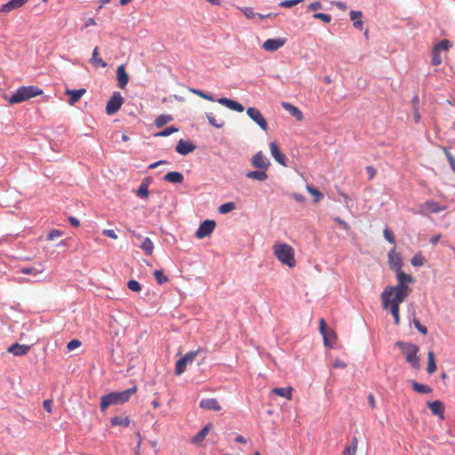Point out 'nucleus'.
I'll use <instances>...</instances> for the list:
<instances>
[{"label": "nucleus", "mask_w": 455, "mask_h": 455, "mask_svg": "<svg viewBox=\"0 0 455 455\" xmlns=\"http://www.w3.org/2000/svg\"><path fill=\"white\" fill-rule=\"evenodd\" d=\"M246 177L249 179L264 181L267 179V174L266 171L259 170V171H251L246 173Z\"/></svg>", "instance_id": "27"}, {"label": "nucleus", "mask_w": 455, "mask_h": 455, "mask_svg": "<svg viewBox=\"0 0 455 455\" xmlns=\"http://www.w3.org/2000/svg\"><path fill=\"white\" fill-rule=\"evenodd\" d=\"M303 0H283L282 1L279 5L283 8H291L299 3H301Z\"/></svg>", "instance_id": "52"}, {"label": "nucleus", "mask_w": 455, "mask_h": 455, "mask_svg": "<svg viewBox=\"0 0 455 455\" xmlns=\"http://www.w3.org/2000/svg\"><path fill=\"white\" fill-rule=\"evenodd\" d=\"M243 12L245 15V17L248 19H252V18H255L256 16H258V13L254 12V11L251 7H245L243 10Z\"/></svg>", "instance_id": "54"}, {"label": "nucleus", "mask_w": 455, "mask_h": 455, "mask_svg": "<svg viewBox=\"0 0 455 455\" xmlns=\"http://www.w3.org/2000/svg\"><path fill=\"white\" fill-rule=\"evenodd\" d=\"M216 227V223L214 220H206L202 222L196 232V236L198 239H203L206 236H209L214 230Z\"/></svg>", "instance_id": "8"}, {"label": "nucleus", "mask_w": 455, "mask_h": 455, "mask_svg": "<svg viewBox=\"0 0 455 455\" xmlns=\"http://www.w3.org/2000/svg\"><path fill=\"white\" fill-rule=\"evenodd\" d=\"M86 92L85 89H78V90H67V94H68L69 100L68 103L70 105L76 104L79 100L82 98V96Z\"/></svg>", "instance_id": "24"}, {"label": "nucleus", "mask_w": 455, "mask_h": 455, "mask_svg": "<svg viewBox=\"0 0 455 455\" xmlns=\"http://www.w3.org/2000/svg\"><path fill=\"white\" fill-rule=\"evenodd\" d=\"M383 235H384L385 239L387 241H388L390 243H392V244L395 243V239L394 234L390 229L385 228L383 230Z\"/></svg>", "instance_id": "53"}, {"label": "nucleus", "mask_w": 455, "mask_h": 455, "mask_svg": "<svg viewBox=\"0 0 455 455\" xmlns=\"http://www.w3.org/2000/svg\"><path fill=\"white\" fill-rule=\"evenodd\" d=\"M116 77H117L118 86L121 89H124L129 82V76L126 73L124 65H120L117 67Z\"/></svg>", "instance_id": "20"}, {"label": "nucleus", "mask_w": 455, "mask_h": 455, "mask_svg": "<svg viewBox=\"0 0 455 455\" xmlns=\"http://www.w3.org/2000/svg\"><path fill=\"white\" fill-rule=\"evenodd\" d=\"M154 276L158 284H164L168 281L167 276L164 274L162 270H155Z\"/></svg>", "instance_id": "44"}, {"label": "nucleus", "mask_w": 455, "mask_h": 455, "mask_svg": "<svg viewBox=\"0 0 455 455\" xmlns=\"http://www.w3.org/2000/svg\"><path fill=\"white\" fill-rule=\"evenodd\" d=\"M349 16L353 21H355L359 20V19L362 18L363 13L360 11H351Z\"/></svg>", "instance_id": "57"}, {"label": "nucleus", "mask_w": 455, "mask_h": 455, "mask_svg": "<svg viewBox=\"0 0 455 455\" xmlns=\"http://www.w3.org/2000/svg\"><path fill=\"white\" fill-rule=\"evenodd\" d=\"M191 92L193 93H195L196 95H198L199 97L204 99V100H207L209 101H214V98L212 97V95L209 94V93H206L203 91H200L198 89H192Z\"/></svg>", "instance_id": "48"}, {"label": "nucleus", "mask_w": 455, "mask_h": 455, "mask_svg": "<svg viewBox=\"0 0 455 455\" xmlns=\"http://www.w3.org/2000/svg\"><path fill=\"white\" fill-rule=\"evenodd\" d=\"M43 268L40 267V268H36V267H22L20 268V273L24 274V275H36L38 274H41L43 272Z\"/></svg>", "instance_id": "43"}, {"label": "nucleus", "mask_w": 455, "mask_h": 455, "mask_svg": "<svg viewBox=\"0 0 455 455\" xmlns=\"http://www.w3.org/2000/svg\"><path fill=\"white\" fill-rule=\"evenodd\" d=\"M127 287L132 291H136V292H139L141 291V285L140 283L136 281V280H130L128 281L127 283Z\"/></svg>", "instance_id": "50"}, {"label": "nucleus", "mask_w": 455, "mask_h": 455, "mask_svg": "<svg viewBox=\"0 0 455 455\" xmlns=\"http://www.w3.org/2000/svg\"><path fill=\"white\" fill-rule=\"evenodd\" d=\"M172 120H173V117L171 115H160L156 118L155 125L156 127L160 128Z\"/></svg>", "instance_id": "32"}, {"label": "nucleus", "mask_w": 455, "mask_h": 455, "mask_svg": "<svg viewBox=\"0 0 455 455\" xmlns=\"http://www.w3.org/2000/svg\"><path fill=\"white\" fill-rule=\"evenodd\" d=\"M333 220L339 224L346 231L349 230L350 226L339 217L333 218Z\"/></svg>", "instance_id": "58"}, {"label": "nucleus", "mask_w": 455, "mask_h": 455, "mask_svg": "<svg viewBox=\"0 0 455 455\" xmlns=\"http://www.w3.org/2000/svg\"><path fill=\"white\" fill-rule=\"evenodd\" d=\"M199 350L189 351L180 359H179L175 365V374L181 375L188 364H191L198 355Z\"/></svg>", "instance_id": "5"}, {"label": "nucleus", "mask_w": 455, "mask_h": 455, "mask_svg": "<svg viewBox=\"0 0 455 455\" xmlns=\"http://www.w3.org/2000/svg\"><path fill=\"white\" fill-rule=\"evenodd\" d=\"M327 335L329 338V345L327 347H331L333 342L335 341L336 334L332 330H329L327 331Z\"/></svg>", "instance_id": "60"}, {"label": "nucleus", "mask_w": 455, "mask_h": 455, "mask_svg": "<svg viewBox=\"0 0 455 455\" xmlns=\"http://www.w3.org/2000/svg\"><path fill=\"white\" fill-rule=\"evenodd\" d=\"M292 197L295 201L299 203H304L305 202V196L299 193H293Z\"/></svg>", "instance_id": "64"}, {"label": "nucleus", "mask_w": 455, "mask_h": 455, "mask_svg": "<svg viewBox=\"0 0 455 455\" xmlns=\"http://www.w3.org/2000/svg\"><path fill=\"white\" fill-rule=\"evenodd\" d=\"M436 363L435 361V354L432 350H429L427 353V371L429 374H433L436 371Z\"/></svg>", "instance_id": "30"}, {"label": "nucleus", "mask_w": 455, "mask_h": 455, "mask_svg": "<svg viewBox=\"0 0 455 455\" xmlns=\"http://www.w3.org/2000/svg\"><path fill=\"white\" fill-rule=\"evenodd\" d=\"M206 117H207V119H208L209 123H210L212 126H214V127H216V128H221V127H223V125H224V122H223V121L218 122V121L215 119V117L212 116V113H206Z\"/></svg>", "instance_id": "46"}, {"label": "nucleus", "mask_w": 455, "mask_h": 455, "mask_svg": "<svg viewBox=\"0 0 455 455\" xmlns=\"http://www.w3.org/2000/svg\"><path fill=\"white\" fill-rule=\"evenodd\" d=\"M52 401L50 399L44 400L43 403L44 409L48 412H52Z\"/></svg>", "instance_id": "63"}, {"label": "nucleus", "mask_w": 455, "mask_h": 455, "mask_svg": "<svg viewBox=\"0 0 455 455\" xmlns=\"http://www.w3.org/2000/svg\"><path fill=\"white\" fill-rule=\"evenodd\" d=\"M273 252L283 265H286L289 267H295L294 249L290 244L285 243H275L273 246Z\"/></svg>", "instance_id": "2"}, {"label": "nucleus", "mask_w": 455, "mask_h": 455, "mask_svg": "<svg viewBox=\"0 0 455 455\" xmlns=\"http://www.w3.org/2000/svg\"><path fill=\"white\" fill-rule=\"evenodd\" d=\"M102 234L105 236L110 237L112 239H117V235L116 234V232L113 229H104L102 231Z\"/></svg>", "instance_id": "59"}, {"label": "nucleus", "mask_w": 455, "mask_h": 455, "mask_svg": "<svg viewBox=\"0 0 455 455\" xmlns=\"http://www.w3.org/2000/svg\"><path fill=\"white\" fill-rule=\"evenodd\" d=\"M148 185L145 182H142L137 191V196L140 198H148Z\"/></svg>", "instance_id": "41"}, {"label": "nucleus", "mask_w": 455, "mask_h": 455, "mask_svg": "<svg viewBox=\"0 0 455 455\" xmlns=\"http://www.w3.org/2000/svg\"><path fill=\"white\" fill-rule=\"evenodd\" d=\"M200 407L209 411H219L221 407L215 398L202 399L199 403Z\"/></svg>", "instance_id": "19"}, {"label": "nucleus", "mask_w": 455, "mask_h": 455, "mask_svg": "<svg viewBox=\"0 0 455 455\" xmlns=\"http://www.w3.org/2000/svg\"><path fill=\"white\" fill-rule=\"evenodd\" d=\"M196 149V145L189 140H180L175 147V150L181 156H187Z\"/></svg>", "instance_id": "12"}, {"label": "nucleus", "mask_w": 455, "mask_h": 455, "mask_svg": "<svg viewBox=\"0 0 455 455\" xmlns=\"http://www.w3.org/2000/svg\"><path fill=\"white\" fill-rule=\"evenodd\" d=\"M210 425L204 426L196 435L191 438V442L195 444L201 443L205 436L209 434Z\"/></svg>", "instance_id": "26"}, {"label": "nucleus", "mask_w": 455, "mask_h": 455, "mask_svg": "<svg viewBox=\"0 0 455 455\" xmlns=\"http://www.w3.org/2000/svg\"><path fill=\"white\" fill-rule=\"evenodd\" d=\"M319 331L323 338L324 345L328 346L329 345V338L327 335L326 323H325L324 319H323V318L320 320V323H319Z\"/></svg>", "instance_id": "38"}, {"label": "nucleus", "mask_w": 455, "mask_h": 455, "mask_svg": "<svg viewBox=\"0 0 455 455\" xmlns=\"http://www.w3.org/2000/svg\"><path fill=\"white\" fill-rule=\"evenodd\" d=\"M412 323L415 326V328L423 335H427L428 331L427 328L425 325H422L419 319L413 318Z\"/></svg>", "instance_id": "47"}, {"label": "nucleus", "mask_w": 455, "mask_h": 455, "mask_svg": "<svg viewBox=\"0 0 455 455\" xmlns=\"http://www.w3.org/2000/svg\"><path fill=\"white\" fill-rule=\"evenodd\" d=\"M357 444L358 439L357 437L354 436L352 438L351 443L345 446L342 455H355L357 451Z\"/></svg>", "instance_id": "28"}, {"label": "nucleus", "mask_w": 455, "mask_h": 455, "mask_svg": "<svg viewBox=\"0 0 455 455\" xmlns=\"http://www.w3.org/2000/svg\"><path fill=\"white\" fill-rule=\"evenodd\" d=\"M427 406L430 409L432 414L437 416L442 420L444 419V405L443 402L439 400L428 402Z\"/></svg>", "instance_id": "14"}, {"label": "nucleus", "mask_w": 455, "mask_h": 455, "mask_svg": "<svg viewBox=\"0 0 455 455\" xmlns=\"http://www.w3.org/2000/svg\"><path fill=\"white\" fill-rule=\"evenodd\" d=\"M132 235H134L138 240H141L140 248L144 251L147 255H151L154 251V243L148 237H143L141 235H137L132 232Z\"/></svg>", "instance_id": "16"}, {"label": "nucleus", "mask_w": 455, "mask_h": 455, "mask_svg": "<svg viewBox=\"0 0 455 455\" xmlns=\"http://www.w3.org/2000/svg\"><path fill=\"white\" fill-rule=\"evenodd\" d=\"M179 131V129L175 126H169L167 128H165L164 130H163L162 132H159L155 134V136L156 137H167V136H170L171 134L174 133V132H177Z\"/></svg>", "instance_id": "42"}, {"label": "nucleus", "mask_w": 455, "mask_h": 455, "mask_svg": "<svg viewBox=\"0 0 455 455\" xmlns=\"http://www.w3.org/2000/svg\"><path fill=\"white\" fill-rule=\"evenodd\" d=\"M285 43V38H269L263 43L262 48L267 52H273L283 46Z\"/></svg>", "instance_id": "10"}, {"label": "nucleus", "mask_w": 455, "mask_h": 455, "mask_svg": "<svg viewBox=\"0 0 455 455\" xmlns=\"http://www.w3.org/2000/svg\"><path fill=\"white\" fill-rule=\"evenodd\" d=\"M111 425L128 427L130 425V419L128 417L115 416L111 419Z\"/></svg>", "instance_id": "31"}, {"label": "nucleus", "mask_w": 455, "mask_h": 455, "mask_svg": "<svg viewBox=\"0 0 455 455\" xmlns=\"http://www.w3.org/2000/svg\"><path fill=\"white\" fill-rule=\"evenodd\" d=\"M164 180L170 183L180 184L183 182L184 176L180 172H170L164 175Z\"/></svg>", "instance_id": "23"}, {"label": "nucleus", "mask_w": 455, "mask_h": 455, "mask_svg": "<svg viewBox=\"0 0 455 455\" xmlns=\"http://www.w3.org/2000/svg\"><path fill=\"white\" fill-rule=\"evenodd\" d=\"M365 169H366L367 173L369 174V179L372 180L376 175L375 168L373 166L369 165V166H366Z\"/></svg>", "instance_id": "62"}, {"label": "nucleus", "mask_w": 455, "mask_h": 455, "mask_svg": "<svg viewBox=\"0 0 455 455\" xmlns=\"http://www.w3.org/2000/svg\"><path fill=\"white\" fill-rule=\"evenodd\" d=\"M396 346L405 355L406 362L409 363L412 368L419 370L420 367L419 358L418 356L419 347L413 343H405L403 341H397Z\"/></svg>", "instance_id": "4"}, {"label": "nucleus", "mask_w": 455, "mask_h": 455, "mask_svg": "<svg viewBox=\"0 0 455 455\" xmlns=\"http://www.w3.org/2000/svg\"><path fill=\"white\" fill-rule=\"evenodd\" d=\"M124 99L119 92H115L106 105V113L114 115L122 107Z\"/></svg>", "instance_id": "6"}, {"label": "nucleus", "mask_w": 455, "mask_h": 455, "mask_svg": "<svg viewBox=\"0 0 455 455\" xmlns=\"http://www.w3.org/2000/svg\"><path fill=\"white\" fill-rule=\"evenodd\" d=\"M291 387H276L273 390V392L282 397H285L287 399H291Z\"/></svg>", "instance_id": "33"}, {"label": "nucleus", "mask_w": 455, "mask_h": 455, "mask_svg": "<svg viewBox=\"0 0 455 455\" xmlns=\"http://www.w3.org/2000/svg\"><path fill=\"white\" fill-rule=\"evenodd\" d=\"M452 46V44L448 39H443L436 45H435L434 50L436 52L440 51H447Z\"/></svg>", "instance_id": "37"}, {"label": "nucleus", "mask_w": 455, "mask_h": 455, "mask_svg": "<svg viewBox=\"0 0 455 455\" xmlns=\"http://www.w3.org/2000/svg\"><path fill=\"white\" fill-rule=\"evenodd\" d=\"M390 309V313L394 317V322L395 325H398L400 323V316H399V307L397 306H390L388 307Z\"/></svg>", "instance_id": "45"}, {"label": "nucleus", "mask_w": 455, "mask_h": 455, "mask_svg": "<svg viewBox=\"0 0 455 455\" xmlns=\"http://www.w3.org/2000/svg\"><path fill=\"white\" fill-rule=\"evenodd\" d=\"M270 152L274 159L283 166H287L286 156L280 151L279 147L275 142H271L269 145Z\"/></svg>", "instance_id": "15"}, {"label": "nucleus", "mask_w": 455, "mask_h": 455, "mask_svg": "<svg viewBox=\"0 0 455 455\" xmlns=\"http://www.w3.org/2000/svg\"><path fill=\"white\" fill-rule=\"evenodd\" d=\"M406 298L404 294L401 292H394L393 295H386L384 296V291L381 294L382 305L385 309H388L390 306H397L404 301Z\"/></svg>", "instance_id": "7"}, {"label": "nucleus", "mask_w": 455, "mask_h": 455, "mask_svg": "<svg viewBox=\"0 0 455 455\" xmlns=\"http://www.w3.org/2000/svg\"><path fill=\"white\" fill-rule=\"evenodd\" d=\"M314 19L321 20L325 23H330L331 21V16L330 14L323 13V12H315L313 15Z\"/></svg>", "instance_id": "49"}, {"label": "nucleus", "mask_w": 455, "mask_h": 455, "mask_svg": "<svg viewBox=\"0 0 455 455\" xmlns=\"http://www.w3.org/2000/svg\"><path fill=\"white\" fill-rule=\"evenodd\" d=\"M307 190L314 196V203H318L323 198V194L310 185H307Z\"/></svg>", "instance_id": "34"}, {"label": "nucleus", "mask_w": 455, "mask_h": 455, "mask_svg": "<svg viewBox=\"0 0 455 455\" xmlns=\"http://www.w3.org/2000/svg\"><path fill=\"white\" fill-rule=\"evenodd\" d=\"M235 208V204L233 202L225 203L219 207V212L221 214H226L230 212Z\"/></svg>", "instance_id": "39"}, {"label": "nucleus", "mask_w": 455, "mask_h": 455, "mask_svg": "<svg viewBox=\"0 0 455 455\" xmlns=\"http://www.w3.org/2000/svg\"><path fill=\"white\" fill-rule=\"evenodd\" d=\"M409 382L411 385L412 389L419 394H430L433 392L432 387L428 385L419 383L414 379H411Z\"/></svg>", "instance_id": "22"}, {"label": "nucleus", "mask_w": 455, "mask_h": 455, "mask_svg": "<svg viewBox=\"0 0 455 455\" xmlns=\"http://www.w3.org/2000/svg\"><path fill=\"white\" fill-rule=\"evenodd\" d=\"M90 62L95 67L105 68L107 66V63L100 57H99V48L98 47H95L93 49Z\"/></svg>", "instance_id": "29"}, {"label": "nucleus", "mask_w": 455, "mask_h": 455, "mask_svg": "<svg viewBox=\"0 0 455 455\" xmlns=\"http://www.w3.org/2000/svg\"><path fill=\"white\" fill-rule=\"evenodd\" d=\"M427 208L434 213H438L445 209L444 206H440L436 202L430 200L426 202Z\"/></svg>", "instance_id": "35"}, {"label": "nucleus", "mask_w": 455, "mask_h": 455, "mask_svg": "<svg viewBox=\"0 0 455 455\" xmlns=\"http://www.w3.org/2000/svg\"><path fill=\"white\" fill-rule=\"evenodd\" d=\"M20 6H19V4H17L14 0H10L9 2H7L6 4H3L1 7H0V12H12V10H15V9H18L20 8Z\"/></svg>", "instance_id": "36"}, {"label": "nucleus", "mask_w": 455, "mask_h": 455, "mask_svg": "<svg viewBox=\"0 0 455 455\" xmlns=\"http://www.w3.org/2000/svg\"><path fill=\"white\" fill-rule=\"evenodd\" d=\"M217 101L228 108L231 110L236 111V112H243L244 110V108L242 104L239 102L228 99V98H220L217 100Z\"/></svg>", "instance_id": "17"}, {"label": "nucleus", "mask_w": 455, "mask_h": 455, "mask_svg": "<svg viewBox=\"0 0 455 455\" xmlns=\"http://www.w3.org/2000/svg\"><path fill=\"white\" fill-rule=\"evenodd\" d=\"M61 235V231L58 229H53L48 234L47 238L48 240H54L55 238L60 237Z\"/></svg>", "instance_id": "56"}, {"label": "nucleus", "mask_w": 455, "mask_h": 455, "mask_svg": "<svg viewBox=\"0 0 455 455\" xmlns=\"http://www.w3.org/2000/svg\"><path fill=\"white\" fill-rule=\"evenodd\" d=\"M251 164L255 168L267 171L270 165V163L268 159L264 156V154L259 151L252 156Z\"/></svg>", "instance_id": "11"}, {"label": "nucleus", "mask_w": 455, "mask_h": 455, "mask_svg": "<svg viewBox=\"0 0 455 455\" xmlns=\"http://www.w3.org/2000/svg\"><path fill=\"white\" fill-rule=\"evenodd\" d=\"M282 107L289 112V114L295 117L296 120L298 121H301L304 117L303 116V113L301 112V110H299L297 107H295L294 105L289 103V102H283L282 103Z\"/></svg>", "instance_id": "21"}, {"label": "nucleus", "mask_w": 455, "mask_h": 455, "mask_svg": "<svg viewBox=\"0 0 455 455\" xmlns=\"http://www.w3.org/2000/svg\"><path fill=\"white\" fill-rule=\"evenodd\" d=\"M442 63V58L440 56V52H436L433 49L432 51V59H431V64L433 66H438Z\"/></svg>", "instance_id": "51"}, {"label": "nucleus", "mask_w": 455, "mask_h": 455, "mask_svg": "<svg viewBox=\"0 0 455 455\" xmlns=\"http://www.w3.org/2000/svg\"><path fill=\"white\" fill-rule=\"evenodd\" d=\"M41 93H43V91L37 86H22L20 87L9 99H5L10 104L13 105L26 101L33 97L40 95Z\"/></svg>", "instance_id": "3"}, {"label": "nucleus", "mask_w": 455, "mask_h": 455, "mask_svg": "<svg viewBox=\"0 0 455 455\" xmlns=\"http://www.w3.org/2000/svg\"><path fill=\"white\" fill-rule=\"evenodd\" d=\"M396 271V278L399 283H413V278L411 275L405 274L401 270V264L398 262Z\"/></svg>", "instance_id": "25"}, {"label": "nucleus", "mask_w": 455, "mask_h": 455, "mask_svg": "<svg viewBox=\"0 0 455 455\" xmlns=\"http://www.w3.org/2000/svg\"><path fill=\"white\" fill-rule=\"evenodd\" d=\"M425 262L426 259L420 253L415 254L411 259V263L414 267H421L425 264Z\"/></svg>", "instance_id": "40"}, {"label": "nucleus", "mask_w": 455, "mask_h": 455, "mask_svg": "<svg viewBox=\"0 0 455 455\" xmlns=\"http://www.w3.org/2000/svg\"><path fill=\"white\" fill-rule=\"evenodd\" d=\"M307 9L309 11H316V10H319V9H322V4L319 2V1H315L314 3H311L308 6H307Z\"/></svg>", "instance_id": "61"}, {"label": "nucleus", "mask_w": 455, "mask_h": 455, "mask_svg": "<svg viewBox=\"0 0 455 455\" xmlns=\"http://www.w3.org/2000/svg\"><path fill=\"white\" fill-rule=\"evenodd\" d=\"M29 350V346L20 343H14L12 346H10L7 349L9 353H12V355L17 356L25 355L28 353Z\"/></svg>", "instance_id": "18"}, {"label": "nucleus", "mask_w": 455, "mask_h": 455, "mask_svg": "<svg viewBox=\"0 0 455 455\" xmlns=\"http://www.w3.org/2000/svg\"><path fill=\"white\" fill-rule=\"evenodd\" d=\"M411 289L405 283H397L395 286H387L384 290V296L393 295L394 292H401L407 298Z\"/></svg>", "instance_id": "13"}, {"label": "nucleus", "mask_w": 455, "mask_h": 455, "mask_svg": "<svg viewBox=\"0 0 455 455\" xmlns=\"http://www.w3.org/2000/svg\"><path fill=\"white\" fill-rule=\"evenodd\" d=\"M137 390L136 386L120 392H110L100 397V410L101 411H106L108 407L115 404H123L128 402Z\"/></svg>", "instance_id": "1"}, {"label": "nucleus", "mask_w": 455, "mask_h": 455, "mask_svg": "<svg viewBox=\"0 0 455 455\" xmlns=\"http://www.w3.org/2000/svg\"><path fill=\"white\" fill-rule=\"evenodd\" d=\"M247 115L251 118L263 131L267 130V122L260 113V111L256 108H248Z\"/></svg>", "instance_id": "9"}, {"label": "nucleus", "mask_w": 455, "mask_h": 455, "mask_svg": "<svg viewBox=\"0 0 455 455\" xmlns=\"http://www.w3.org/2000/svg\"><path fill=\"white\" fill-rule=\"evenodd\" d=\"M81 346V342L78 339H72L68 343L67 348L72 351Z\"/></svg>", "instance_id": "55"}]
</instances>
